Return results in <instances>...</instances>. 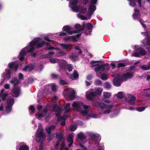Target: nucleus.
<instances>
[{
    "label": "nucleus",
    "mask_w": 150,
    "mask_h": 150,
    "mask_svg": "<svg viewBox=\"0 0 150 150\" xmlns=\"http://www.w3.org/2000/svg\"><path fill=\"white\" fill-rule=\"evenodd\" d=\"M101 92L102 91L98 88L94 91L89 92V93L86 94V98L88 99L92 100L96 96L100 95Z\"/></svg>",
    "instance_id": "obj_1"
},
{
    "label": "nucleus",
    "mask_w": 150,
    "mask_h": 150,
    "mask_svg": "<svg viewBox=\"0 0 150 150\" xmlns=\"http://www.w3.org/2000/svg\"><path fill=\"white\" fill-rule=\"evenodd\" d=\"M64 93L65 96L71 100L75 98L76 92L75 91L67 90L65 91Z\"/></svg>",
    "instance_id": "obj_2"
},
{
    "label": "nucleus",
    "mask_w": 150,
    "mask_h": 150,
    "mask_svg": "<svg viewBox=\"0 0 150 150\" xmlns=\"http://www.w3.org/2000/svg\"><path fill=\"white\" fill-rule=\"evenodd\" d=\"M125 99L131 105H134L136 97L130 94H127L125 96Z\"/></svg>",
    "instance_id": "obj_3"
},
{
    "label": "nucleus",
    "mask_w": 150,
    "mask_h": 150,
    "mask_svg": "<svg viewBox=\"0 0 150 150\" xmlns=\"http://www.w3.org/2000/svg\"><path fill=\"white\" fill-rule=\"evenodd\" d=\"M83 105V103L81 102L77 101L74 102L72 104V106L78 111H80L82 109V106Z\"/></svg>",
    "instance_id": "obj_4"
},
{
    "label": "nucleus",
    "mask_w": 150,
    "mask_h": 150,
    "mask_svg": "<svg viewBox=\"0 0 150 150\" xmlns=\"http://www.w3.org/2000/svg\"><path fill=\"white\" fill-rule=\"evenodd\" d=\"M12 91L13 93L11 95L14 97H17L20 94V89L18 87L14 86Z\"/></svg>",
    "instance_id": "obj_5"
},
{
    "label": "nucleus",
    "mask_w": 150,
    "mask_h": 150,
    "mask_svg": "<svg viewBox=\"0 0 150 150\" xmlns=\"http://www.w3.org/2000/svg\"><path fill=\"white\" fill-rule=\"evenodd\" d=\"M28 49L27 47H25L21 51L18 56L19 59L20 61H23L24 60L25 56L26 55Z\"/></svg>",
    "instance_id": "obj_6"
},
{
    "label": "nucleus",
    "mask_w": 150,
    "mask_h": 150,
    "mask_svg": "<svg viewBox=\"0 0 150 150\" xmlns=\"http://www.w3.org/2000/svg\"><path fill=\"white\" fill-rule=\"evenodd\" d=\"M35 67V63H32L26 66L23 69V70L25 71H28L29 72H30L34 69Z\"/></svg>",
    "instance_id": "obj_7"
},
{
    "label": "nucleus",
    "mask_w": 150,
    "mask_h": 150,
    "mask_svg": "<svg viewBox=\"0 0 150 150\" xmlns=\"http://www.w3.org/2000/svg\"><path fill=\"white\" fill-rule=\"evenodd\" d=\"M8 65L10 69L16 71L18 69L19 64L17 62L15 61L9 63Z\"/></svg>",
    "instance_id": "obj_8"
},
{
    "label": "nucleus",
    "mask_w": 150,
    "mask_h": 150,
    "mask_svg": "<svg viewBox=\"0 0 150 150\" xmlns=\"http://www.w3.org/2000/svg\"><path fill=\"white\" fill-rule=\"evenodd\" d=\"M93 25L92 24L89 23L86 24V28L87 30L85 31V33L86 35L90 34L92 32Z\"/></svg>",
    "instance_id": "obj_9"
},
{
    "label": "nucleus",
    "mask_w": 150,
    "mask_h": 150,
    "mask_svg": "<svg viewBox=\"0 0 150 150\" xmlns=\"http://www.w3.org/2000/svg\"><path fill=\"white\" fill-rule=\"evenodd\" d=\"M47 112V110L46 108H44L42 110V113L39 114H36L35 115L38 118V119H40L41 117H43L46 115Z\"/></svg>",
    "instance_id": "obj_10"
},
{
    "label": "nucleus",
    "mask_w": 150,
    "mask_h": 150,
    "mask_svg": "<svg viewBox=\"0 0 150 150\" xmlns=\"http://www.w3.org/2000/svg\"><path fill=\"white\" fill-rule=\"evenodd\" d=\"M89 136L93 141H96L97 142L99 141L101 139L100 136L93 133L90 134Z\"/></svg>",
    "instance_id": "obj_11"
},
{
    "label": "nucleus",
    "mask_w": 150,
    "mask_h": 150,
    "mask_svg": "<svg viewBox=\"0 0 150 150\" xmlns=\"http://www.w3.org/2000/svg\"><path fill=\"white\" fill-rule=\"evenodd\" d=\"M121 81H122L120 78H114L113 80V84L115 86L118 87L120 86H121L122 83Z\"/></svg>",
    "instance_id": "obj_12"
},
{
    "label": "nucleus",
    "mask_w": 150,
    "mask_h": 150,
    "mask_svg": "<svg viewBox=\"0 0 150 150\" xmlns=\"http://www.w3.org/2000/svg\"><path fill=\"white\" fill-rule=\"evenodd\" d=\"M59 45L62 47L63 49L68 50L70 49L71 50L72 48V46L70 44H65L63 43H60Z\"/></svg>",
    "instance_id": "obj_13"
},
{
    "label": "nucleus",
    "mask_w": 150,
    "mask_h": 150,
    "mask_svg": "<svg viewBox=\"0 0 150 150\" xmlns=\"http://www.w3.org/2000/svg\"><path fill=\"white\" fill-rule=\"evenodd\" d=\"M79 76V74L76 70H74L72 74L69 75V78L72 80H74L77 79Z\"/></svg>",
    "instance_id": "obj_14"
},
{
    "label": "nucleus",
    "mask_w": 150,
    "mask_h": 150,
    "mask_svg": "<svg viewBox=\"0 0 150 150\" xmlns=\"http://www.w3.org/2000/svg\"><path fill=\"white\" fill-rule=\"evenodd\" d=\"M71 28L68 25L64 26L62 28V30L65 31L66 33L69 35H72V32H71Z\"/></svg>",
    "instance_id": "obj_15"
},
{
    "label": "nucleus",
    "mask_w": 150,
    "mask_h": 150,
    "mask_svg": "<svg viewBox=\"0 0 150 150\" xmlns=\"http://www.w3.org/2000/svg\"><path fill=\"white\" fill-rule=\"evenodd\" d=\"M64 133L62 132H57L56 134V137L57 140L62 141L64 138Z\"/></svg>",
    "instance_id": "obj_16"
},
{
    "label": "nucleus",
    "mask_w": 150,
    "mask_h": 150,
    "mask_svg": "<svg viewBox=\"0 0 150 150\" xmlns=\"http://www.w3.org/2000/svg\"><path fill=\"white\" fill-rule=\"evenodd\" d=\"M20 82V81L16 77H14L12 80L10 81V83L13 84L14 86L18 84Z\"/></svg>",
    "instance_id": "obj_17"
},
{
    "label": "nucleus",
    "mask_w": 150,
    "mask_h": 150,
    "mask_svg": "<svg viewBox=\"0 0 150 150\" xmlns=\"http://www.w3.org/2000/svg\"><path fill=\"white\" fill-rule=\"evenodd\" d=\"M96 9V6L92 4L89 6V13L91 15Z\"/></svg>",
    "instance_id": "obj_18"
},
{
    "label": "nucleus",
    "mask_w": 150,
    "mask_h": 150,
    "mask_svg": "<svg viewBox=\"0 0 150 150\" xmlns=\"http://www.w3.org/2000/svg\"><path fill=\"white\" fill-rule=\"evenodd\" d=\"M77 138L81 140H82L86 139V137L82 132H80L77 135Z\"/></svg>",
    "instance_id": "obj_19"
},
{
    "label": "nucleus",
    "mask_w": 150,
    "mask_h": 150,
    "mask_svg": "<svg viewBox=\"0 0 150 150\" xmlns=\"http://www.w3.org/2000/svg\"><path fill=\"white\" fill-rule=\"evenodd\" d=\"M14 99L13 98H8L7 100V103L8 105L12 106L14 103Z\"/></svg>",
    "instance_id": "obj_20"
},
{
    "label": "nucleus",
    "mask_w": 150,
    "mask_h": 150,
    "mask_svg": "<svg viewBox=\"0 0 150 150\" xmlns=\"http://www.w3.org/2000/svg\"><path fill=\"white\" fill-rule=\"evenodd\" d=\"M37 137L39 138H42L43 139H45V137L44 133L41 130L37 133Z\"/></svg>",
    "instance_id": "obj_21"
},
{
    "label": "nucleus",
    "mask_w": 150,
    "mask_h": 150,
    "mask_svg": "<svg viewBox=\"0 0 150 150\" xmlns=\"http://www.w3.org/2000/svg\"><path fill=\"white\" fill-rule=\"evenodd\" d=\"M38 40L37 44L36 47L38 48H40L42 47L44 45V42L43 41H39V39Z\"/></svg>",
    "instance_id": "obj_22"
},
{
    "label": "nucleus",
    "mask_w": 150,
    "mask_h": 150,
    "mask_svg": "<svg viewBox=\"0 0 150 150\" xmlns=\"http://www.w3.org/2000/svg\"><path fill=\"white\" fill-rule=\"evenodd\" d=\"M119 77L122 81V82L123 81H126L128 79L126 73L123 74L122 76H119Z\"/></svg>",
    "instance_id": "obj_23"
},
{
    "label": "nucleus",
    "mask_w": 150,
    "mask_h": 150,
    "mask_svg": "<svg viewBox=\"0 0 150 150\" xmlns=\"http://www.w3.org/2000/svg\"><path fill=\"white\" fill-rule=\"evenodd\" d=\"M61 113L60 112H58L56 114V117L57 118V120L58 121H59L63 120V117L61 115Z\"/></svg>",
    "instance_id": "obj_24"
},
{
    "label": "nucleus",
    "mask_w": 150,
    "mask_h": 150,
    "mask_svg": "<svg viewBox=\"0 0 150 150\" xmlns=\"http://www.w3.org/2000/svg\"><path fill=\"white\" fill-rule=\"evenodd\" d=\"M53 110L56 112L60 111L62 110V108L57 105H55L53 108Z\"/></svg>",
    "instance_id": "obj_25"
},
{
    "label": "nucleus",
    "mask_w": 150,
    "mask_h": 150,
    "mask_svg": "<svg viewBox=\"0 0 150 150\" xmlns=\"http://www.w3.org/2000/svg\"><path fill=\"white\" fill-rule=\"evenodd\" d=\"M38 42V40L31 41L29 44V46L27 47L28 48L29 47H34L35 45H37Z\"/></svg>",
    "instance_id": "obj_26"
},
{
    "label": "nucleus",
    "mask_w": 150,
    "mask_h": 150,
    "mask_svg": "<svg viewBox=\"0 0 150 150\" xmlns=\"http://www.w3.org/2000/svg\"><path fill=\"white\" fill-rule=\"evenodd\" d=\"M69 58L71 59L74 61H77L79 59L78 56L77 55H74L72 54L69 55Z\"/></svg>",
    "instance_id": "obj_27"
},
{
    "label": "nucleus",
    "mask_w": 150,
    "mask_h": 150,
    "mask_svg": "<svg viewBox=\"0 0 150 150\" xmlns=\"http://www.w3.org/2000/svg\"><path fill=\"white\" fill-rule=\"evenodd\" d=\"M140 68L144 70H147L150 69V65L147 66L143 65L141 66Z\"/></svg>",
    "instance_id": "obj_28"
},
{
    "label": "nucleus",
    "mask_w": 150,
    "mask_h": 150,
    "mask_svg": "<svg viewBox=\"0 0 150 150\" xmlns=\"http://www.w3.org/2000/svg\"><path fill=\"white\" fill-rule=\"evenodd\" d=\"M101 79L104 80H106L108 79V78L107 74L105 73H103L100 75Z\"/></svg>",
    "instance_id": "obj_29"
},
{
    "label": "nucleus",
    "mask_w": 150,
    "mask_h": 150,
    "mask_svg": "<svg viewBox=\"0 0 150 150\" xmlns=\"http://www.w3.org/2000/svg\"><path fill=\"white\" fill-rule=\"evenodd\" d=\"M29 148L27 145H22L21 146L19 150H29Z\"/></svg>",
    "instance_id": "obj_30"
},
{
    "label": "nucleus",
    "mask_w": 150,
    "mask_h": 150,
    "mask_svg": "<svg viewBox=\"0 0 150 150\" xmlns=\"http://www.w3.org/2000/svg\"><path fill=\"white\" fill-rule=\"evenodd\" d=\"M68 142H73V136L72 134H69L68 136L67 139Z\"/></svg>",
    "instance_id": "obj_31"
},
{
    "label": "nucleus",
    "mask_w": 150,
    "mask_h": 150,
    "mask_svg": "<svg viewBox=\"0 0 150 150\" xmlns=\"http://www.w3.org/2000/svg\"><path fill=\"white\" fill-rule=\"evenodd\" d=\"M108 63H105L101 65L100 66V71H104L105 70V67L108 66Z\"/></svg>",
    "instance_id": "obj_32"
},
{
    "label": "nucleus",
    "mask_w": 150,
    "mask_h": 150,
    "mask_svg": "<svg viewBox=\"0 0 150 150\" xmlns=\"http://www.w3.org/2000/svg\"><path fill=\"white\" fill-rule=\"evenodd\" d=\"M76 38L73 36H69L65 38L64 39L65 41H68L71 39L74 40Z\"/></svg>",
    "instance_id": "obj_33"
},
{
    "label": "nucleus",
    "mask_w": 150,
    "mask_h": 150,
    "mask_svg": "<svg viewBox=\"0 0 150 150\" xmlns=\"http://www.w3.org/2000/svg\"><path fill=\"white\" fill-rule=\"evenodd\" d=\"M64 110L66 112H68L70 110V104L69 103H67L64 107Z\"/></svg>",
    "instance_id": "obj_34"
},
{
    "label": "nucleus",
    "mask_w": 150,
    "mask_h": 150,
    "mask_svg": "<svg viewBox=\"0 0 150 150\" xmlns=\"http://www.w3.org/2000/svg\"><path fill=\"white\" fill-rule=\"evenodd\" d=\"M8 93H6L3 94H0V97L3 100H6V98L8 96Z\"/></svg>",
    "instance_id": "obj_35"
},
{
    "label": "nucleus",
    "mask_w": 150,
    "mask_h": 150,
    "mask_svg": "<svg viewBox=\"0 0 150 150\" xmlns=\"http://www.w3.org/2000/svg\"><path fill=\"white\" fill-rule=\"evenodd\" d=\"M117 97L120 99H122L124 97L123 93L122 92H119L117 95Z\"/></svg>",
    "instance_id": "obj_36"
},
{
    "label": "nucleus",
    "mask_w": 150,
    "mask_h": 150,
    "mask_svg": "<svg viewBox=\"0 0 150 150\" xmlns=\"http://www.w3.org/2000/svg\"><path fill=\"white\" fill-rule=\"evenodd\" d=\"M139 54L143 56L145 55L146 53V51L144 49H141L139 51Z\"/></svg>",
    "instance_id": "obj_37"
},
{
    "label": "nucleus",
    "mask_w": 150,
    "mask_h": 150,
    "mask_svg": "<svg viewBox=\"0 0 150 150\" xmlns=\"http://www.w3.org/2000/svg\"><path fill=\"white\" fill-rule=\"evenodd\" d=\"M129 2V5L133 7H135L136 6V1L135 0H130L129 1H128Z\"/></svg>",
    "instance_id": "obj_38"
},
{
    "label": "nucleus",
    "mask_w": 150,
    "mask_h": 150,
    "mask_svg": "<svg viewBox=\"0 0 150 150\" xmlns=\"http://www.w3.org/2000/svg\"><path fill=\"white\" fill-rule=\"evenodd\" d=\"M72 9L74 11L78 12L79 10V7L77 5L73 6L71 7Z\"/></svg>",
    "instance_id": "obj_39"
},
{
    "label": "nucleus",
    "mask_w": 150,
    "mask_h": 150,
    "mask_svg": "<svg viewBox=\"0 0 150 150\" xmlns=\"http://www.w3.org/2000/svg\"><path fill=\"white\" fill-rule=\"evenodd\" d=\"M104 96L106 98H108L111 96V94L109 92H105L103 93Z\"/></svg>",
    "instance_id": "obj_40"
},
{
    "label": "nucleus",
    "mask_w": 150,
    "mask_h": 150,
    "mask_svg": "<svg viewBox=\"0 0 150 150\" xmlns=\"http://www.w3.org/2000/svg\"><path fill=\"white\" fill-rule=\"evenodd\" d=\"M140 13H135L133 14V16L134 19H137L140 17Z\"/></svg>",
    "instance_id": "obj_41"
},
{
    "label": "nucleus",
    "mask_w": 150,
    "mask_h": 150,
    "mask_svg": "<svg viewBox=\"0 0 150 150\" xmlns=\"http://www.w3.org/2000/svg\"><path fill=\"white\" fill-rule=\"evenodd\" d=\"M74 68L73 65L71 64H69L67 65V69L69 72H70L72 71V69Z\"/></svg>",
    "instance_id": "obj_42"
},
{
    "label": "nucleus",
    "mask_w": 150,
    "mask_h": 150,
    "mask_svg": "<svg viewBox=\"0 0 150 150\" xmlns=\"http://www.w3.org/2000/svg\"><path fill=\"white\" fill-rule=\"evenodd\" d=\"M95 84L97 86H100L102 85V82L100 80L98 79L95 81Z\"/></svg>",
    "instance_id": "obj_43"
},
{
    "label": "nucleus",
    "mask_w": 150,
    "mask_h": 150,
    "mask_svg": "<svg viewBox=\"0 0 150 150\" xmlns=\"http://www.w3.org/2000/svg\"><path fill=\"white\" fill-rule=\"evenodd\" d=\"M87 9V8L86 7H83L81 6V12L82 13H85L86 12Z\"/></svg>",
    "instance_id": "obj_44"
},
{
    "label": "nucleus",
    "mask_w": 150,
    "mask_h": 150,
    "mask_svg": "<svg viewBox=\"0 0 150 150\" xmlns=\"http://www.w3.org/2000/svg\"><path fill=\"white\" fill-rule=\"evenodd\" d=\"M146 107H137L136 108L137 111L139 112H142L145 109Z\"/></svg>",
    "instance_id": "obj_45"
},
{
    "label": "nucleus",
    "mask_w": 150,
    "mask_h": 150,
    "mask_svg": "<svg viewBox=\"0 0 150 150\" xmlns=\"http://www.w3.org/2000/svg\"><path fill=\"white\" fill-rule=\"evenodd\" d=\"M126 63H119L117 65V67L120 68L121 67H124L127 65Z\"/></svg>",
    "instance_id": "obj_46"
},
{
    "label": "nucleus",
    "mask_w": 150,
    "mask_h": 150,
    "mask_svg": "<svg viewBox=\"0 0 150 150\" xmlns=\"http://www.w3.org/2000/svg\"><path fill=\"white\" fill-rule=\"evenodd\" d=\"M126 74L128 79L131 78H132L133 76V73H131L130 72H127Z\"/></svg>",
    "instance_id": "obj_47"
},
{
    "label": "nucleus",
    "mask_w": 150,
    "mask_h": 150,
    "mask_svg": "<svg viewBox=\"0 0 150 150\" xmlns=\"http://www.w3.org/2000/svg\"><path fill=\"white\" fill-rule=\"evenodd\" d=\"M51 76L53 79H56L58 78L59 76L58 74L52 73L51 74Z\"/></svg>",
    "instance_id": "obj_48"
},
{
    "label": "nucleus",
    "mask_w": 150,
    "mask_h": 150,
    "mask_svg": "<svg viewBox=\"0 0 150 150\" xmlns=\"http://www.w3.org/2000/svg\"><path fill=\"white\" fill-rule=\"evenodd\" d=\"M76 128L77 127L75 125H72L70 127V129L71 132H74L76 129Z\"/></svg>",
    "instance_id": "obj_49"
},
{
    "label": "nucleus",
    "mask_w": 150,
    "mask_h": 150,
    "mask_svg": "<svg viewBox=\"0 0 150 150\" xmlns=\"http://www.w3.org/2000/svg\"><path fill=\"white\" fill-rule=\"evenodd\" d=\"M78 3V0H72L71 2V5H76Z\"/></svg>",
    "instance_id": "obj_50"
},
{
    "label": "nucleus",
    "mask_w": 150,
    "mask_h": 150,
    "mask_svg": "<svg viewBox=\"0 0 150 150\" xmlns=\"http://www.w3.org/2000/svg\"><path fill=\"white\" fill-rule=\"evenodd\" d=\"M29 109L33 113H34L35 111V108L34 106L31 105L30 106Z\"/></svg>",
    "instance_id": "obj_51"
},
{
    "label": "nucleus",
    "mask_w": 150,
    "mask_h": 150,
    "mask_svg": "<svg viewBox=\"0 0 150 150\" xmlns=\"http://www.w3.org/2000/svg\"><path fill=\"white\" fill-rule=\"evenodd\" d=\"M104 86L105 88L109 89L111 87L110 84L107 82H106L104 84Z\"/></svg>",
    "instance_id": "obj_52"
},
{
    "label": "nucleus",
    "mask_w": 150,
    "mask_h": 150,
    "mask_svg": "<svg viewBox=\"0 0 150 150\" xmlns=\"http://www.w3.org/2000/svg\"><path fill=\"white\" fill-rule=\"evenodd\" d=\"M60 83L62 85H64L67 84L66 81L63 80H61L60 81Z\"/></svg>",
    "instance_id": "obj_53"
},
{
    "label": "nucleus",
    "mask_w": 150,
    "mask_h": 150,
    "mask_svg": "<svg viewBox=\"0 0 150 150\" xmlns=\"http://www.w3.org/2000/svg\"><path fill=\"white\" fill-rule=\"evenodd\" d=\"M95 116V115L93 113H90L88 114L86 118L87 119H89L91 117H94Z\"/></svg>",
    "instance_id": "obj_54"
},
{
    "label": "nucleus",
    "mask_w": 150,
    "mask_h": 150,
    "mask_svg": "<svg viewBox=\"0 0 150 150\" xmlns=\"http://www.w3.org/2000/svg\"><path fill=\"white\" fill-rule=\"evenodd\" d=\"M12 106L8 105L6 107V110L7 112H10L11 110V107Z\"/></svg>",
    "instance_id": "obj_55"
},
{
    "label": "nucleus",
    "mask_w": 150,
    "mask_h": 150,
    "mask_svg": "<svg viewBox=\"0 0 150 150\" xmlns=\"http://www.w3.org/2000/svg\"><path fill=\"white\" fill-rule=\"evenodd\" d=\"M61 142V141L58 140H57V141L56 142V144L54 146V147H55V149H57L58 148V146L59 145L60 143Z\"/></svg>",
    "instance_id": "obj_56"
},
{
    "label": "nucleus",
    "mask_w": 150,
    "mask_h": 150,
    "mask_svg": "<svg viewBox=\"0 0 150 150\" xmlns=\"http://www.w3.org/2000/svg\"><path fill=\"white\" fill-rule=\"evenodd\" d=\"M45 129L48 134H50L51 133V129L50 127H49L47 128H45Z\"/></svg>",
    "instance_id": "obj_57"
},
{
    "label": "nucleus",
    "mask_w": 150,
    "mask_h": 150,
    "mask_svg": "<svg viewBox=\"0 0 150 150\" xmlns=\"http://www.w3.org/2000/svg\"><path fill=\"white\" fill-rule=\"evenodd\" d=\"M139 53H138L137 52H136L134 53H133L132 55V56H134L136 57H140L139 55Z\"/></svg>",
    "instance_id": "obj_58"
},
{
    "label": "nucleus",
    "mask_w": 150,
    "mask_h": 150,
    "mask_svg": "<svg viewBox=\"0 0 150 150\" xmlns=\"http://www.w3.org/2000/svg\"><path fill=\"white\" fill-rule=\"evenodd\" d=\"M11 72L10 70V69H9L6 74V75L7 76V77L8 78V79H9L10 78L11 76Z\"/></svg>",
    "instance_id": "obj_59"
},
{
    "label": "nucleus",
    "mask_w": 150,
    "mask_h": 150,
    "mask_svg": "<svg viewBox=\"0 0 150 150\" xmlns=\"http://www.w3.org/2000/svg\"><path fill=\"white\" fill-rule=\"evenodd\" d=\"M88 112V110H83L81 111V113L82 114L84 115H86Z\"/></svg>",
    "instance_id": "obj_60"
},
{
    "label": "nucleus",
    "mask_w": 150,
    "mask_h": 150,
    "mask_svg": "<svg viewBox=\"0 0 150 150\" xmlns=\"http://www.w3.org/2000/svg\"><path fill=\"white\" fill-rule=\"evenodd\" d=\"M35 49L34 47H31L27 51V52L28 53H31Z\"/></svg>",
    "instance_id": "obj_61"
},
{
    "label": "nucleus",
    "mask_w": 150,
    "mask_h": 150,
    "mask_svg": "<svg viewBox=\"0 0 150 150\" xmlns=\"http://www.w3.org/2000/svg\"><path fill=\"white\" fill-rule=\"evenodd\" d=\"M60 67L61 68H62L63 69L65 70L66 68V65L64 63H61L60 64Z\"/></svg>",
    "instance_id": "obj_62"
},
{
    "label": "nucleus",
    "mask_w": 150,
    "mask_h": 150,
    "mask_svg": "<svg viewBox=\"0 0 150 150\" xmlns=\"http://www.w3.org/2000/svg\"><path fill=\"white\" fill-rule=\"evenodd\" d=\"M58 54L60 56H64L66 54V53L62 51H61L59 52H58Z\"/></svg>",
    "instance_id": "obj_63"
},
{
    "label": "nucleus",
    "mask_w": 150,
    "mask_h": 150,
    "mask_svg": "<svg viewBox=\"0 0 150 150\" xmlns=\"http://www.w3.org/2000/svg\"><path fill=\"white\" fill-rule=\"evenodd\" d=\"M75 27L76 29H78L79 30V29H81V25L79 24H76L75 25Z\"/></svg>",
    "instance_id": "obj_64"
}]
</instances>
